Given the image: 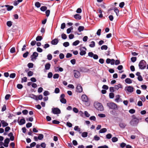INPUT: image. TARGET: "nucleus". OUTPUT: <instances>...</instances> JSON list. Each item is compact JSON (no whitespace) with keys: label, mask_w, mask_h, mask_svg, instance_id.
I'll return each mask as SVG.
<instances>
[{"label":"nucleus","mask_w":148,"mask_h":148,"mask_svg":"<svg viewBox=\"0 0 148 148\" xmlns=\"http://www.w3.org/2000/svg\"><path fill=\"white\" fill-rule=\"evenodd\" d=\"M132 119L130 122V124L133 126H136L137 125L140 120L141 119L136 117L135 116H133Z\"/></svg>","instance_id":"nucleus-1"},{"label":"nucleus","mask_w":148,"mask_h":148,"mask_svg":"<svg viewBox=\"0 0 148 148\" xmlns=\"http://www.w3.org/2000/svg\"><path fill=\"white\" fill-rule=\"evenodd\" d=\"M94 106L98 110L102 111L104 110V108L102 104L99 103L95 102L94 103Z\"/></svg>","instance_id":"nucleus-2"},{"label":"nucleus","mask_w":148,"mask_h":148,"mask_svg":"<svg viewBox=\"0 0 148 148\" xmlns=\"http://www.w3.org/2000/svg\"><path fill=\"white\" fill-rule=\"evenodd\" d=\"M107 106L110 109L114 110L117 109V105L114 102H109L107 103Z\"/></svg>","instance_id":"nucleus-3"},{"label":"nucleus","mask_w":148,"mask_h":148,"mask_svg":"<svg viewBox=\"0 0 148 148\" xmlns=\"http://www.w3.org/2000/svg\"><path fill=\"white\" fill-rule=\"evenodd\" d=\"M146 63L144 60H141L139 63V66L140 69H143L146 66Z\"/></svg>","instance_id":"nucleus-4"},{"label":"nucleus","mask_w":148,"mask_h":148,"mask_svg":"<svg viewBox=\"0 0 148 148\" xmlns=\"http://www.w3.org/2000/svg\"><path fill=\"white\" fill-rule=\"evenodd\" d=\"M125 90L126 91L127 93H132L134 91V88L130 86L125 87Z\"/></svg>","instance_id":"nucleus-5"},{"label":"nucleus","mask_w":148,"mask_h":148,"mask_svg":"<svg viewBox=\"0 0 148 148\" xmlns=\"http://www.w3.org/2000/svg\"><path fill=\"white\" fill-rule=\"evenodd\" d=\"M74 77L75 78H79L81 76V73L79 71L77 70H74L73 71Z\"/></svg>","instance_id":"nucleus-6"},{"label":"nucleus","mask_w":148,"mask_h":148,"mask_svg":"<svg viewBox=\"0 0 148 148\" xmlns=\"http://www.w3.org/2000/svg\"><path fill=\"white\" fill-rule=\"evenodd\" d=\"M52 112L55 114H59L61 113L60 110L57 108H52Z\"/></svg>","instance_id":"nucleus-7"},{"label":"nucleus","mask_w":148,"mask_h":148,"mask_svg":"<svg viewBox=\"0 0 148 148\" xmlns=\"http://www.w3.org/2000/svg\"><path fill=\"white\" fill-rule=\"evenodd\" d=\"M38 56V54L37 52H34L31 56V60L33 61L35 60L36 59V58Z\"/></svg>","instance_id":"nucleus-8"},{"label":"nucleus","mask_w":148,"mask_h":148,"mask_svg":"<svg viewBox=\"0 0 148 148\" xmlns=\"http://www.w3.org/2000/svg\"><path fill=\"white\" fill-rule=\"evenodd\" d=\"M65 95L64 94H62L60 97V101L63 103H66V100L64 98Z\"/></svg>","instance_id":"nucleus-9"},{"label":"nucleus","mask_w":148,"mask_h":148,"mask_svg":"<svg viewBox=\"0 0 148 148\" xmlns=\"http://www.w3.org/2000/svg\"><path fill=\"white\" fill-rule=\"evenodd\" d=\"M80 50V55L81 56H83L86 54V49L85 47H83L81 48Z\"/></svg>","instance_id":"nucleus-10"},{"label":"nucleus","mask_w":148,"mask_h":148,"mask_svg":"<svg viewBox=\"0 0 148 148\" xmlns=\"http://www.w3.org/2000/svg\"><path fill=\"white\" fill-rule=\"evenodd\" d=\"M82 88L81 85L78 84L76 87V92H81L82 91Z\"/></svg>","instance_id":"nucleus-11"},{"label":"nucleus","mask_w":148,"mask_h":148,"mask_svg":"<svg viewBox=\"0 0 148 148\" xmlns=\"http://www.w3.org/2000/svg\"><path fill=\"white\" fill-rule=\"evenodd\" d=\"M82 101L84 102H87L88 101V99L87 96L85 95H83L82 96Z\"/></svg>","instance_id":"nucleus-12"},{"label":"nucleus","mask_w":148,"mask_h":148,"mask_svg":"<svg viewBox=\"0 0 148 148\" xmlns=\"http://www.w3.org/2000/svg\"><path fill=\"white\" fill-rule=\"evenodd\" d=\"M10 142V140L8 138L5 139L4 140V143L3 144V146L6 147L8 146V144Z\"/></svg>","instance_id":"nucleus-13"},{"label":"nucleus","mask_w":148,"mask_h":148,"mask_svg":"<svg viewBox=\"0 0 148 148\" xmlns=\"http://www.w3.org/2000/svg\"><path fill=\"white\" fill-rule=\"evenodd\" d=\"M119 125L121 129H124L126 126V124L125 122H121L119 123Z\"/></svg>","instance_id":"nucleus-14"},{"label":"nucleus","mask_w":148,"mask_h":148,"mask_svg":"<svg viewBox=\"0 0 148 148\" xmlns=\"http://www.w3.org/2000/svg\"><path fill=\"white\" fill-rule=\"evenodd\" d=\"M29 97L32 99H33L36 101L38 100V96L36 95H34L33 94H30Z\"/></svg>","instance_id":"nucleus-15"},{"label":"nucleus","mask_w":148,"mask_h":148,"mask_svg":"<svg viewBox=\"0 0 148 148\" xmlns=\"http://www.w3.org/2000/svg\"><path fill=\"white\" fill-rule=\"evenodd\" d=\"M120 96L118 95L116 96L115 99V101L116 102H119V101H121V99H120Z\"/></svg>","instance_id":"nucleus-16"},{"label":"nucleus","mask_w":148,"mask_h":148,"mask_svg":"<svg viewBox=\"0 0 148 148\" xmlns=\"http://www.w3.org/2000/svg\"><path fill=\"white\" fill-rule=\"evenodd\" d=\"M123 88L122 86L120 84L114 86V88L116 90H118L119 88Z\"/></svg>","instance_id":"nucleus-17"},{"label":"nucleus","mask_w":148,"mask_h":148,"mask_svg":"<svg viewBox=\"0 0 148 148\" xmlns=\"http://www.w3.org/2000/svg\"><path fill=\"white\" fill-rule=\"evenodd\" d=\"M58 42V40L57 38H55L52 40L51 42V44L53 45H56Z\"/></svg>","instance_id":"nucleus-18"},{"label":"nucleus","mask_w":148,"mask_h":148,"mask_svg":"<svg viewBox=\"0 0 148 148\" xmlns=\"http://www.w3.org/2000/svg\"><path fill=\"white\" fill-rule=\"evenodd\" d=\"M1 123L3 127H6L8 125V124L4 120L1 121Z\"/></svg>","instance_id":"nucleus-19"},{"label":"nucleus","mask_w":148,"mask_h":148,"mask_svg":"<svg viewBox=\"0 0 148 148\" xmlns=\"http://www.w3.org/2000/svg\"><path fill=\"white\" fill-rule=\"evenodd\" d=\"M126 83L128 84H130L132 83V80L129 78H127L125 80Z\"/></svg>","instance_id":"nucleus-20"},{"label":"nucleus","mask_w":148,"mask_h":148,"mask_svg":"<svg viewBox=\"0 0 148 148\" xmlns=\"http://www.w3.org/2000/svg\"><path fill=\"white\" fill-rule=\"evenodd\" d=\"M51 67V64L50 63H47L46 64L45 66V69L46 70H49Z\"/></svg>","instance_id":"nucleus-21"},{"label":"nucleus","mask_w":148,"mask_h":148,"mask_svg":"<svg viewBox=\"0 0 148 148\" xmlns=\"http://www.w3.org/2000/svg\"><path fill=\"white\" fill-rule=\"evenodd\" d=\"M74 130L75 131H77L79 132L80 134L81 133V129H80L79 127L78 126H76L74 127Z\"/></svg>","instance_id":"nucleus-22"},{"label":"nucleus","mask_w":148,"mask_h":148,"mask_svg":"<svg viewBox=\"0 0 148 148\" xmlns=\"http://www.w3.org/2000/svg\"><path fill=\"white\" fill-rule=\"evenodd\" d=\"M74 17L77 20H80L81 18V16L78 14H76L74 16Z\"/></svg>","instance_id":"nucleus-23"},{"label":"nucleus","mask_w":148,"mask_h":148,"mask_svg":"<svg viewBox=\"0 0 148 148\" xmlns=\"http://www.w3.org/2000/svg\"><path fill=\"white\" fill-rule=\"evenodd\" d=\"M25 121L24 119H21L19 123V124L20 125H22L25 124Z\"/></svg>","instance_id":"nucleus-24"},{"label":"nucleus","mask_w":148,"mask_h":148,"mask_svg":"<svg viewBox=\"0 0 148 148\" xmlns=\"http://www.w3.org/2000/svg\"><path fill=\"white\" fill-rule=\"evenodd\" d=\"M5 7L7 8V10L8 11H10L13 8V7L12 6H9L6 5H5Z\"/></svg>","instance_id":"nucleus-25"},{"label":"nucleus","mask_w":148,"mask_h":148,"mask_svg":"<svg viewBox=\"0 0 148 148\" xmlns=\"http://www.w3.org/2000/svg\"><path fill=\"white\" fill-rule=\"evenodd\" d=\"M84 27L82 26H80L78 28V30L79 32H81L84 30Z\"/></svg>","instance_id":"nucleus-26"},{"label":"nucleus","mask_w":148,"mask_h":148,"mask_svg":"<svg viewBox=\"0 0 148 148\" xmlns=\"http://www.w3.org/2000/svg\"><path fill=\"white\" fill-rule=\"evenodd\" d=\"M88 136V133L86 132H84L82 133V136L83 137L85 138Z\"/></svg>","instance_id":"nucleus-27"},{"label":"nucleus","mask_w":148,"mask_h":148,"mask_svg":"<svg viewBox=\"0 0 148 148\" xmlns=\"http://www.w3.org/2000/svg\"><path fill=\"white\" fill-rule=\"evenodd\" d=\"M107 131V129L106 128H103L100 130L99 132L101 133H103L106 132Z\"/></svg>","instance_id":"nucleus-28"},{"label":"nucleus","mask_w":148,"mask_h":148,"mask_svg":"<svg viewBox=\"0 0 148 148\" xmlns=\"http://www.w3.org/2000/svg\"><path fill=\"white\" fill-rule=\"evenodd\" d=\"M43 137L44 136L42 134H38V140H41L43 138Z\"/></svg>","instance_id":"nucleus-29"},{"label":"nucleus","mask_w":148,"mask_h":148,"mask_svg":"<svg viewBox=\"0 0 148 148\" xmlns=\"http://www.w3.org/2000/svg\"><path fill=\"white\" fill-rule=\"evenodd\" d=\"M47 8L46 6H42L40 8V9L42 11H45L47 10Z\"/></svg>","instance_id":"nucleus-30"},{"label":"nucleus","mask_w":148,"mask_h":148,"mask_svg":"<svg viewBox=\"0 0 148 148\" xmlns=\"http://www.w3.org/2000/svg\"><path fill=\"white\" fill-rule=\"evenodd\" d=\"M95 46V43L94 41H92L91 44L89 45V46L91 47H93Z\"/></svg>","instance_id":"nucleus-31"},{"label":"nucleus","mask_w":148,"mask_h":148,"mask_svg":"<svg viewBox=\"0 0 148 148\" xmlns=\"http://www.w3.org/2000/svg\"><path fill=\"white\" fill-rule=\"evenodd\" d=\"M42 38L41 36H38L36 38V40L37 41H40L42 39Z\"/></svg>","instance_id":"nucleus-32"},{"label":"nucleus","mask_w":148,"mask_h":148,"mask_svg":"<svg viewBox=\"0 0 148 148\" xmlns=\"http://www.w3.org/2000/svg\"><path fill=\"white\" fill-rule=\"evenodd\" d=\"M52 57V56L51 54H49L47 56V58L49 60H51Z\"/></svg>","instance_id":"nucleus-33"},{"label":"nucleus","mask_w":148,"mask_h":148,"mask_svg":"<svg viewBox=\"0 0 148 148\" xmlns=\"http://www.w3.org/2000/svg\"><path fill=\"white\" fill-rule=\"evenodd\" d=\"M108 49V47L106 45H103L101 47V50H107Z\"/></svg>","instance_id":"nucleus-34"},{"label":"nucleus","mask_w":148,"mask_h":148,"mask_svg":"<svg viewBox=\"0 0 148 148\" xmlns=\"http://www.w3.org/2000/svg\"><path fill=\"white\" fill-rule=\"evenodd\" d=\"M61 37L63 39H66L67 38V36L65 34L63 33L61 34Z\"/></svg>","instance_id":"nucleus-35"},{"label":"nucleus","mask_w":148,"mask_h":148,"mask_svg":"<svg viewBox=\"0 0 148 148\" xmlns=\"http://www.w3.org/2000/svg\"><path fill=\"white\" fill-rule=\"evenodd\" d=\"M79 43V41L77 40L74 42L73 43V45L74 46H76Z\"/></svg>","instance_id":"nucleus-36"},{"label":"nucleus","mask_w":148,"mask_h":148,"mask_svg":"<svg viewBox=\"0 0 148 148\" xmlns=\"http://www.w3.org/2000/svg\"><path fill=\"white\" fill-rule=\"evenodd\" d=\"M73 29L72 27H71L70 28H68L67 29V33L68 34H69L71 32V30Z\"/></svg>","instance_id":"nucleus-37"},{"label":"nucleus","mask_w":148,"mask_h":148,"mask_svg":"<svg viewBox=\"0 0 148 148\" xmlns=\"http://www.w3.org/2000/svg\"><path fill=\"white\" fill-rule=\"evenodd\" d=\"M112 135L110 134H108L106 135V138H107L110 139L112 137Z\"/></svg>","instance_id":"nucleus-38"},{"label":"nucleus","mask_w":148,"mask_h":148,"mask_svg":"<svg viewBox=\"0 0 148 148\" xmlns=\"http://www.w3.org/2000/svg\"><path fill=\"white\" fill-rule=\"evenodd\" d=\"M35 6L38 8H39L40 6V4L38 2H37L35 3Z\"/></svg>","instance_id":"nucleus-39"},{"label":"nucleus","mask_w":148,"mask_h":148,"mask_svg":"<svg viewBox=\"0 0 148 148\" xmlns=\"http://www.w3.org/2000/svg\"><path fill=\"white\" fill-rule=\"evenodd\" d=\"M109 96L110 98H113L114 97V94L112 92H111L110 93Z\"/></svg>","instance_id":"nucleus-40"},{"label":"nucleus","mask_w":148,"mask_h":148,"mask_svg":"<svg viewBox=\"0 0 148 148\" xmlns=\"http://www.w3.org/2000/svg\"><path fill=\"white\" fill-rule=\"evenodd\" d=\"M27 78L26 77H24L21 79V82H26L27 81Z\"/></svg>","instance_id":"nucleus-41"},{"label":"nucleus","mask_w":148,"mask_h":148,"mask_svg":"<svg viewBox=\"0 0 148 148\" xmlns=\"http://www.w3.org/2000/svg\"><path fill=\"white\" fill-rule=\"evenodd\" d=\"M114 10L115 12L116 13V15L118 16V14L119 12V10L116 8H115L114 9Z\"/></svg>","instance_id":"nucleus-42"},{"label":"nucleus","mask_w":148,"mask_h":148,"mask_svg":"<svg viewBox=\"0 0 148 148\" xmlns=\"http://www.w3.org/2000/svg\"><path fill=\"white\" fill-rule=\"evenodd\" d=\"M112 140L113 142H115L117 141L118 138L116 137H114L112 138Z\"/></svg>","instance_id":"nucleus-43"},{"label":"nucleus","mask_w":148,"mask_h":148,"mask_svg":"<svg viewBox=\"0 0 148 148\" xmlns=\"http://www.w3.org/2000/svg\"><path fill=\"white\" fill-rule=\"evenodd\" d=\"M16 76V74L15 73H11L10 75V77L11 78H14Z\"/></svg>","instance_id":"nucleus-44"},{"label":"nucleus","mask_w":148,"mask_h":148,"mask_svg":"<svg viewBox=\"0 0 148 148\" xmlns=\"http://www.w3.org/2000/svg\"><path fill=\"white\" fill-rule=\"evenodd\" d=\"M98 116L101 118H103L106 117L105 114H98Z\"/></svg>","instance_id":"nucleus-45"},{"label":"nucleus","mask_w":148,"mask_h":148,"mask_svg":"<svg viewBox=\"0 0 148 148\" xmlns=\"http://www.w3.org/2000/svg\"><path fill=\"white\" fill-rule=\"evenodd\" d=\"M69 45V44L68 42H65L63 43V46L65 47H66Z\"/></svg>","instance_id":"nucleus-46"},{"label":"nucleus","mask_w":148,"mask_h":148,"mask_svg":"<svg viewBox=\"0 0 148 148\" xmlns=\"http://www.w3.org/2000/svg\"><path fill=\"white\" fill-rule=\"evenodd\" d=\"M60 90L58 88H56L54 90V92L56 93H58L60 92Z\"/></svg>","instance_id":"nucleus-47"},{"label":"nucleus","mask_w":148,"mask_h":148,"mask_svg":"<svg viewBox=\"0 0 148 148\" xmlns=\"http://www.w3.org/2000/svg\"><path fill=\"white\" fill-rule=\"evenodd\" d=\"M53 76L52 73L51 72H49L48 74V78H51Z\"/></svg>","instance_id":"nucleus-48"},{"label":"nucleus","mask_w":148,"mask_h":148,"mask_svg":"<svg viewBox=\"0 0 148 148\" xmlns=\"http://www.w3.org/2000/svg\"><path fill=\"white\" fill-rule=\"evenodd\" d=\"M49 94V93L47 91H45L43 93V95L45 96H47Z\"/></svg>","instance_id":"nucleus-49"},{"label":"nucleus","mask_w":148,"mask_h":148,"mask_svg":"<svg viewBox=\"0 0 148 148\" xmlns=\"http://www.w3.org/2000/svg\"><path fill=\"white\" fill-rule=\"evenodd\" d=\"M50 13V11L49 10H47L46 11L45 13H46V16L47 17H48L49 16Z\"/></svg>","instance_id":"nucleus-50"},{"label":"nucleus","mask_w":148,"mask_h":148,"mask_svg":"<svg viewBox=\"0 0 148 148\" xmlns=\"http://www.w3.org/2000/svg\"><path fill=\"white\" fill-rule=\"evenodd\" d=\"M33 75V72L32 71H29L27 73V75L28 76H32Z\"/></svg>","instance_id":"nucleus-51"},{"label":"nucleus","mask_w":148,"mask_h":148,"mask_svg":"<svg viewBox=\"0 0 148 148\" xmlns=\"http://www.w3.org/2000/svg\"><path fill=\"white\" fill-rule=\"evenodd\" d=\"M90 119L91 120L95 121L96 120V118L95 116H92L90 117Z\"/></svg>","instance_id":"nucleus-52"},{"label":"nucleus","mask_w":148,"mask_h":148,"mask_svg":"<svg viewBox=\"0 0 148 148\" xmlns=\"http://www.w3.org/2000/svg\"><path fill=\"white\" fill-rule=\"evenodd\" d=\"M40 146L43 148H45L46 147V144L45 143H41Z\"/></svg>","instance_id":"nucleus-53"},{"label":"nucleus","mask_w":148,"mask_h":148,"mask_svg":"<svg viewBox=\"0 0 148 148\" xmlns=\"http://www.w3.org/2000/svg\"><path fill=\"white\" fill-rule=\"evenodd\" d=\"M126 146V144L124 143H122L120 144V147L122 148H123Z\"/></svg>","instance_id":"nucleus-54"},{"label":"nucleus","mask_w":148,"mask_h":148,"mask_svg":"<svg viewBox=\"0 0 148 148\" xmlns=\"http://www.w3.org/2000/svg\"><path fill=\"white\" fill-rule=\"evenodd\" d=\"M64 57V55L62 53H60L59 55V57L60 59H63Z\"/></svg>","instance_id":"nucleus-55"},{"label":"nucleus","mask_w":148,"mask_h":148,"mask_svg":"<svg viewBox=\"0 0 148 148\" xmlns=\"http://www.w3.org/2000/svg\"><path fill=\"white\" fill-rule=\"evenodd\" d=\"M124 4H125V3L124 2H122L120 3L119 5V6L121 8H123V6L124 5Z\"/></svg>","instance_id":"nucleus-56"},{"label":"nucleus","mask_w":148,"mask_h":148,"mask_svg":"<svg viewBox=\"0 0 148 148\" xmlns=\"http://www.w3.org/2000/svg\"><path fill=\"white\" fill-rule=\"evenodd\" d=\"M29 54V52L27 51L25 53H24L23 55V56L24 58H26Z\"/></svg>","instance_id":"nucleus-57"},{"label":"nucleus","mask_w":148,"mask_h":148,"mask_svg":"<svg viewBox=\"0 0 148 148\" xmlns=\"http://www.w3.org/2000/svg\"><path fill=\"white\" fill-rule=\"evenodd\" d=\"M137 105L139 106H143V103L142 101H139L138 102Z\"/></svg>","instance_id":"nucleus-58"},{"label":"nucleus","mask_w":148,"mask_h":148,"mask_svg":"<svg viewBox=\"0 0 148 148\" xmlns=\"http://www.w3.org/2000/svg\"><path fill=\"white\" fill-rule=\"evenodd\" d=\"M66 26L65 24L64 23H63L61 24V29H64Z\"/></svg>","instance_id":"nucleus-59"},{"label":"nucleus","mask_w":148,"mask_h":148,"mask_svg":"<svg viewBox=\"0 0 148 148\" xmlns=\"http://www.w3.org/2000/svg\"><path fill=\"white\" fill-rule=\"evenodd\" d=\"M52 123L53 124H58L60 122L56 120H54L52 121Z\"/></svg>","instance_id":"nucleus-60"},{"label":"nucleus","mask_w":148,"mask_h":148,"mask_svg":"<svg viewBox=\"0 0 148 148\" xmlns=\"http://www.w3.org/2000/svg\"><path fill=\"white\" fill-rule=\"evenodd\" d=\"M7 25L8 27H10L12 25L11 22L10 21H8L7 23Z\"/></svg>","instance_id":"nucleus-61"},{"label":"nucleus","mask_w":148,"mask_h":148,"mask_svg":"<svg viewBox=\"0 0 148 148\" xmlns=\"http://www.w3.org/2000/svg\"><path fill=\"white\" fill-rule=\"evenodd\" d=\"M33 64L32 63H29L28 64V66L29 68H32L33 66Z\"/></svg>","instance_id":"nucleus-62"},{"label":"nucleus","mask_w":148,"mask_h":148,"mask_svg":"<svg viewBox=\"0 0 148 148\" xmlns=\"http://www.w3.org/2000/svg\"><path fill=\"white\" fill-rule=\"evenodd\" d=\"M135 112V110L133 109H131L129 110V112L131 114L134 113Z\"/></svg>","instance_id":"nucleus-63"},{"label":"nucleus","mask_w":148,"mask_h":148,"mask_svg":"<svg viewBox=\"0 0 148 148\" xmlns=\"http://www.w3.org/2000/svg\"><path fill=\"white\" fill-rule=\"evenodd\" d=\"M59 75L58 74H56L53 75V78L54 79H57L59 77Z\"/></svg>","instance_id":"nucleus-64"}]
</instances>
